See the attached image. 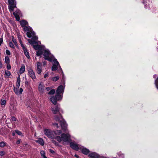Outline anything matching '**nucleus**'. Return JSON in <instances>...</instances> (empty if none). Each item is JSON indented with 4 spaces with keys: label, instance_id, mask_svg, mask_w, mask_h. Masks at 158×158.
<instances>
[{
    "label": "nucleus",
    "instance_id": "14",
    "mask_svg": "<svg viewBox=\"0 0 158 158\" xmlns=\"http://www.w3.org/2000/svg\"><path fill=\"white\" fill-rule=\"evenodd\" d=\"M13 14L17 21H19L20 20L19 15H20L21 12L19 10H18L14 12Z\"/></svg>",
    "mask_w": 158,
    "mask_h": 158
},
{
    "label": "nucleus",
    "instance_id": "18",
    "mask_svg": "<svg viewBox=\"0 0 158 158\" xmlns=\"http://www.w3.org/2000/svg\"><path fill=\"white\" fill-rule=\"evenodd\" d=\"M50 100L53 104L56 105V104L57 100L55 96H51V97L50 98Z\"/></svg>",
    "mask_w": 158,
    "mask_h": 158
},
{
    "label": "nucleus",
    "instance_id": "21",
    "mask_svg": "<svg viewBox=\"0 0 158 158\" xmlns=\"http://www.w3.org/2000/svg\"><path fill=\"white\" fill-rule=\"evenodd\" d=\"M20 85V78L19 76L17 78L16 81V86L19 88Z\"/></svg>",
    "mask_w": 158,
    "mask_h": 158
},
{
    "label": "nucleus",
    "instance_id": "50",
    "mask_svg": "<svg viewBox=\"0 0 158 158\" xmlns=\"http://www.w3.org/2000/svg\"><path fill=\"white\" fill-rule=\"evenodd\" d=\"M47 64V63L46 61H44L43 62V64L44 65H45Z\"/></svg>",
    "mask_w": 158,
    "mask_h": 158
},
{
    "label": "nucleus",
    "instance_id": "19",
    "mask_svg": "<svg viewBox=\"0 0 158 158\" xmlns=\"http://www.w3.org/2000/svg\"><path fill=\"white\" fill-rule=\"evenodd\" d=\"M25 71V66L24 64H22L20 69L19 73L20 74L23 73Z\"/></svg>",
    "mask_w": 158,
    "mask_h": 158
},
{
    "label": "nucleus",
    "instance_id": "29",
    "mask_svg": "<svg viewBox=\"0 0 158 158\" xmlns=\"http://www.w3.org/2000/svg\"><path fill=\"white\" fill-rule=\"evenodd\" d=\"M5 75L7 77H8L11 75L10 73L8 70H6L5 72Z\"/></svg>",
    "mask_w": 158,
    "mask_h": 158
},
{
    "label": "nucleus",
    "instance_id": "12",
    "mask_svg": "<svg viewBox=\"0 0 158 158\" xmlns=\"http://www.w3.org/2000/svg\"><path fill=\"white\" fill-rule=\"evenodd\" d=\"M79 151H81L83 154L85 155L88 154L90 152L89 149L82 146H81V148H80Z\"/></svg>",
    "mask_w": 158,
    "mask_h": 158
},
{
    "label": "nucleus",
    "instance_id": "43",
    "mask_svg": "<svg viewBox=\"0 0 158 158\" xmlns=\"http://www.w3.org/2000/svg\"><path fill=\"white\" fill-rule=\"evenodd\" d=\"M48 73L47 72L46 73H45L44 76V78H46L48 76Z\"/></svg>",
    "mask_w": 158,
    "mask_h": 158
},
{
    "label": "nucleus",
    "instance_id": "24",
    "mask_svg": "<svg viewBox=\"0 0 158 158\" xmlns=\"http://www.w3.org/2000/svg\"><path fill=\"white\" fill-rule=\"evenodd\" d=\"M57 100L59 101L62 99V96L58 94L55 95Z\"/></svg>",
    "mask_w": 158,
    "mask_h": 158
},
{
    "label": "nucleus",
    "instance_id": "1",
    "mask_svg": "<svg viewBox=\"0 0 158 158\" xmlns=\"http://www.w3.org/2000/svg\"><path fill=\"white\" fill-rule=\"evenodd\" d=\"M38 39V37L35 36L31 40L28 39L27 40L28 42L33 46L35 50H38L36 52L37 56L43 55L45 60L52 62L54 58V56L50 53L49 50L46 49L44 46L40 45L41 44L40 41L37 42L35 41Z\"/></svg>",
    "mask_w": 158,
    "mask_h": 158
},
{
    "label": "nucleus",
    "instance_id": "23",
    "mask_svg": "<svg viewBox=\"0 0 158 158\" xmlns=\"http://www.w3.org/2000/svg\"><path fill=\"white\" fill-rule=\"evenodd\" d=\"M6 103V101L4 99H1V104L3 107H5Z\"/></svg>",
    "mask_w": 158,
    "mask_h": 158
},
{
    "label": "nucleus",
    "instance_id": "13",
    "mask_svg": "<svg viewBox=\"0 0 158 158\" xmlns=\"http://www.w3.org/2000/svg\"><path fill=\"white\" fill-rule=\"evenodd\" d=\"M64 87L62 85H61L58 87L56 90L57 94L63 93L64 91Z\"/></svg>",
    "mask_w": 158,
    "mask_h": 158
},
{
    "label": "nucleus",
    "instance_id": "47",
    "mask_svg": "<svg viewBox=\"0 0 158 158\" xmlns=\"http://www.w3.org/2000/svg\"><path fill=\"white\" fill-rule=\"evenodd\" d=\"M53 125L54 126H56L57 127H58V124L57 123H53Z\"/></svg>",
    "mask_w": 158,
    "mask_h": 158
},
{
    "label": "nucleus",
    "instance_id": "6",
    "mask_svg": "<svg viewBox=\"0 0 158 158\" xmlns=\"http://www.w3.org/2000/svg\"><path fill=\"white\" fill-rule=\"evenodd\" d=\"M8 9L10 12H12L15 8L16 7V1L15 0H8Z\"/></svg>",
    "mask_w": 158,
    "mask_h": 158
},
{
    "label": "nucleus",
    "instance_id": "30",
    "mask_svg": "<svg viewBox=\"0 0 158 158\" xmlns=\"http://www.w3.org/2000/svg\"><path fill=\"white\" fill-rule=\"evenodd\" d=\"M59 78V76H57L56 77H54L52 78V80L54 81H57Z\"/></svg>",
    "mask_w": 158,
    "mask_h": 158
},
{
    "label": "nucleus",
    "instance_id": "28",
    "mask_svg": "<svg viewBox=\"0 0 158 158\" xmlns=\"http://www.w3.org/2000/svg\"><path fill=\"white\" fill-rule=\"evenodd\" d=\"M55 90L53 89H51L50 91L48 93V94L49 95H53L55 93Z\"/></svg>",
    "mask_w": 158,
    "mask_h": 158
},
{
    "label": "nucleus",
    "instance_id": "9",
    "mask_svg": "<svg viewBox=\"0 0 158 158\" xmlns=\"http://www.w3.org/2000/svg\"><path fill=\"white\" fill-rule=\"evenodd\" d=\"M88 157L90 158H103V157L94 152H90L88 155Z\"/></svg>",
    "mask_w": 158,
    "mask_h": 158
},
{
    "label": "nucleus",
    "instance_id": "48",
    "mask_svg": "<svg viewBox=\"0 0 158 158\" xmlns=\"http://www.w3.org/2000/svg\"><path fill=\"white\" fill-rule=\"evenodd\" d=\"M2 67V62L0 61V69Z\"/></svg>",
    "mask_w": 158,
    "mask_h": 158
},
{
    "label": "nucleus",
    "instance_id": "5",
    "mask_svg": "<svg viewBox=\"0 0 158 158\" xmlns=\"http://www.w3.org/2000/svg\"><path fill=\"white\" fill-rule=\"evenodd\" d=\"M52 61H53V64L52 68V71H56L59 68L62 71V79H64V75L62 71V69L59 64V63L57 61V59L54 58Z\"/></svg>",
    "mask_w": 158,
    "mask_h": 158
},
{
    "label": "nucleus",
    "instance_id": "49",
    "mask_svg": "<svg viewBox=\"0 0 158 158\" xmlns=\"http://www.w3.org/2000/svg\"><path fill=\"white\" fill-rule=\"evenodd\" d=\"M157 76V75H153V77L154 78H155Z\"/></svg>",
    "mask_w": 158,
    "mask_h": 158
},
{
    "label": "nucleus",
    "instance_id": "10",
    "mask_svg": "<svg viewBox=\"0 0 158 158\" xmlns=\"http://www.w3.org/2000/svg\"><path fill=\"white\" fill-rule=\"evenodd\" d=\"M42 64L40 62L38 61L36 62V69L37 73L38 74H40L42 72Z\"/></svg>",
    "mask_w": 158,
    "mask_h": 158
},
{
    "label": "nucleus",
    "instance_id": "45",
    "mask_svg": "<svg viewBox=\"0 0 158 158\" xmlns=\"http://www.w3.org/2000/svg\"><path fill=\"white\" fill-rule=\"evenodd\" d=\"M20 142H21L20 140V139H19L16 141V143L17 144H19L20 143Z\"/></svg>",
    "mask_w": 158,
    "mask_h": 158
},
{
    "label": "nucleus",
    "instance_id": "11",
    "mask_svg": "<svg viewBox=\"0 0 158 158\" xmlns=\"http://www.w3.org/2000/svg\"><path fill=\"white\" fill-rule=\"evenodd\" d=\"M45 86L43 82H41L40 83L38 87L39 91L40 93L43 94L45 89Z\"/></svg>",
    "mask_w": 158,
    "mask_h": 158
},
{
    "label": "nucleus",
    "instance_id": "35",
    "mask_svg": "<svg viewBox=\"0 0 158 158\" xmlns=\"http://www.w3.org/2000/svg\"><path fill=\"white\" fill-rule=\"evenodd\" d=\"M9 45L10 47L13 48H15V46L13 43L12 42H10L9 43Z\"/></svg>",
    "mask_w": 158,
    "mask_h": 158
},
{
    "label": "nucleus",
    "instance_id": "26",
    "mask_svg": "<svg viewBox=\"0 0 158 158\" xmlns=\"http://www.w3.org/2000/svg\"><path fill=\"white\" fill-rule=\"evenodd\" d=\"M40 153L43 158H47L45 155V153L44 151L41 150Z\"/></svg>",
    "mask_w": 158,
    "mask_h": 158
},
{
    "label": "nucleus",
    "instance_id": "20",
    "mask_svg": "<svg viewBox=\"0 0 158 158\" xmlns=\"http://www.w3.org/2000/svg\"><path fill=\"white\" fill-rule=\"evenodd\" d=\"M36 142L41 145L43 146L44 144V143L43 139L42 138H39L36 141Z\"/></svg>",
    "mask_w": 158,
    "mask_h": 158
},
{
    "label": "nucleus",
    "instance_id": "31",
    "mask_svg": "<svg viewBox=\"0 0 158 158\" xmlns=\"http://www.w3.org/2000/svg\"><path fill=\"white\" fill-rule=\"evenodd\" d=\"M155 84L156 85V87L158 89V76L157 78L155 80Z\"/></svg>",
    "mask_w": 158,
    "mask_h": 158
},
{
    "label": "nucleus",
    "instance_id": "41",
    "mask_svg": "<svg viewBox=\"0 0 158 158\" xmlns=\"http://www.w3.org/2000/svg\"><path fill=\"white\" fill-rule=\"evenodd\" d=\"M52 88L51 87H47L45 89L47 91H48L50 90Z\"/></svg>",
    "mask_w": 158,
    "mask_h": 158
},
{
    "label": "nucleus",
    "instance_id": "44",
    "mask_svg": "<svg viewBox=\"0 0 158 158\" xmlns=\"http://www.w3.org/2000/svg\"><path fill=\"white\" fill-rule=\"evenodd\" d=\"M11 119L12 121H15L17 120V118L14 117H13L11 118Z\"/></svg>",
    "mask_w": 158,
    "mask_h": 158
},
{
    "label": "nucleus",
    "instance_id": "34",
    "mask_svg": "<svg viewBox=\"0 0 158 158\" xmlns=\"http://www.w3.org/2000/svg\"><path fill=\"white\" fill-rule=\"evenodd\" d=\"M15 132L18 135H22V133L20 131L18 130H15Z\"/></svg>",
    "mask_w": 158,
    "mask_h": 158
},
{
    "label": "nucleus",
    "instance_id": "38",
    "mask_svg": "<svg viewBox=\"0 0 158 158\" xmlns=\"http://www.w3.org/2000/svg\"><path fill=\"white\" fill-rule=\"evenodd\" d=\"M6 54H7V55H8V56L10 55L11 54V53H10V51L8 49H6Z\"/></svg>",
    "mask_w": 158,
    "mask_h": 158
},
{
    "label": "nucleus",
    "instance_id": "51",
    "mask_svg": "<svg viewBox=\"0 0 158 158\" xmlns=\"http://www.w3.org/2000/svg\"><path fill=\"white\" fill-rule=\"evenodd\" d=\"M74 156L77 158H78V156L76 154H75Z\"/></svg>",
    "mask_w": 158,
    "mask_h": 158
},
{
    "label": "nucleus",
    "instance_id": "33",
    "mask_svg": "<svg viewBox=\"0 0 158 158\" xmlns=\"http://www.w3.org/2000/svg\"><path fill=\"white\" fill-rule=\"evenodd\" d=\"M18 40L22 48H23V47H25V46L23 45V44L22 43V42L21 40V39L19 38V39H18Z\"/></svg>",
    "mask_w": 158,
    "mask_h": 158
},
{
    "label": "nucleus",
    "instance_id": "27",
    "mask_svg": "<svg viewBox=\"0 0 158 158\" xmlns=\"http://www.w3.org/2000/svg\"><path fill=\"white\" fill-rule=\"evenodd\" d=\"M16 107L14 105H11V106L10 107V109L12 111H15L16 110Z\"/></svg>",
    "mask_w": 158,
    "mask_h": 158
},
{
    "label": "nucleus",
    "instance_id": "3",
    "mask_svg": "<svg viewBox=\"0 0 158 158\" xmlns=\"http://www.w3.org/2000/svg\"><path fill=\"white\" fill-rule=\"evenodd\" d=\"M20 24L22 27H24L23 31L25 32H27V35L28 38H31L32 37H34L35 33L32 30V28L30 27L25 26L27 25V22L25 20H22L20 21Z\"/></svg>",
    "mask_w": 158,
    "mask_h": 158
},
{
    "label": "nucleus",
    "instance_id": "36",
    "mask_svg": "<svg viewBox=\"0 0 158 158\" xmlns=\"http://www.w3.org/2000/svg\"><path fill=\"white\" fill-rule=\"evenodd\" d=\"M118 156L119 157H124V154L122 153L121 152H119L118 153Z\"/></svg>",
    "mask_w": 158,
    "mask_h": 158
},
{
    "label": "nucleus",
    "instance_id": "39",
    "mask_svg": "<svg viewBox=\"0 0 158 158\" xmlns=\"http://www.w3.org/2000/svg\"><path fill=\"white\" fill-rule=\"evenodd\" d=\"M3 42V40L2 37L0 38V46L1 45Z\"/></svg>",
    "mask_w": 158,
    "mask_h": 158
},
{
    "label": "nucleus",
    "instance_id": "52",
    "mask_svg": "<svg viewBox=\"0 0 158 158\" xmlns=\"http://www.w3.org/2000/svg\"><path fill=\"white\" fill-rule=\"evenodd\" d=\"M12 135L14 136L15 135V133L13 132L12 133Z\"/></svg>",
    "mask_w": 158,
    "mask_h": 158
},
{
    "label": "nucleus",
    "instance_id": "32",
    "mask_svg": "<svg viewBox=\"0 0 158 158\" xmlns=\"http://www.w3.org/2000/svg\"><path fill=\"white\" fill-rule=\"evenodd\" d=\"M6 145V142L4 141H2L0 142V147H2Z\"/></svg>",
    "mask_w": 158,
    "mask_h": 158
},
{
    "label": "nucleus",
    "instance_id": "37",
    "mask_svg": "<svg viewBox=\"0 0 158 158\" xmlns=\"http://www.w3.org/2000/svg\"><path fill=\"white\" fill-rule=\"evenodd\" d=\"M7 65H6V68L8 70H10L11 68V67L10 64V63L9 64H6Z\"/></svg>",
    "mask_w": 158,
    "mask_h": 158
},
{
    "label": "nucleus",
    "instance_id": "8",
    "mask_svg": "<svg viewBox=\"0 0 158 158\" xmlns=\"http://www.w3.org/2000/svg\"><path fill=\"white\" fill-rule=\"evenodd\" d=\"M27 71L29 76L33 80L35 79L36 76L33 70L30 67L28 68Z\"/></svg>",
    "mask_w": 158,
    "mask_h": 158
},
{
    "label": "nucleus",
    "instance_id": "40",
    "mask_svg": "<svg viewBox=\"0 0 158 158\" xmlns=\"http://www.w3.org/2000/svg\"><path fill=\"white\" fill-rule=\"evenodd\" d=\"M49 152L53 154H54L55 153V152L52 149H50L49 150Z\"/></svg>",
    "mask_w": 158,
    "mask_h": 158
},
{
    "label": "nucleus",
    "instance_id": "15",
    "mask_svg": "<svg viewBox=\"0 0 158 158\" xmlns=\"http://www.w3.org/2000/svg\"><path fill=\"white\" fill-rule=\"evenodd\" d=\"M19 88H15L14 87V91L16 94L17 95H20L22 94L23 91V89L22 88H20L19 90Z\"/></svg>",
    "mask_w": 158,
    "mask_h": 158
},
{
    "label": "nucleus",
    "instance_id": "46",
    "mask_svg": "<svg viewBox=\"0 0 158 158\" xmlns=\"http://www.w3.org/2000/svg\"><path fill=\"white\" fill-rule=\"evenodd\" d=\"M17 35L18 39H19V38L21 39V36L19 34H18Z\"/></svg>",
    "mask_w": 158,
    "mask_h": 158
},
{
    "label": "nucleus",
    "instance_id": "17",
    "mask_svg": "<svg viewBox=\"0 0 158 158\" xmlns=\"http://www.w3.org/2000/svg\"><path fill=\"white\" fill-rule=\"evenodd\" d=\"M60 105H57L55 108H52V111L54 114H56L60 110Z\"/></svg>",
    "mask_w": 158,
    "mask_h": 158
},
{
    "label": "nucleus",
    "instance_id": "2",
    "mask_svg": "<svg viewBox=\"0 0 158 158\" xmlns=\"http://www.w3.org/2000/svg\"><path fill=\"white\" fill-rule=\"evenodd\" d=\"M55 119L56 121L59 122L61 126L62 129L67 134L63 133L61 135V136L60 135H57L56 139L59 143L62 141L63 143L65 144H68L71 141V136L70 134L67 133L69 131L67 129V124L65 121L63 119L62 117L60 115L59 117L56 116Z\"/></svg>",
    "mask_w": 158,
    "mask_h": 158
},
{
    "label": "nucleus",
    "instance_id": "22",
    "mask_svg": "<svg viewBox=\"0 0 158 158\" xmlns=\"http://www.w3.org/2000/svg\"><path fill=\"white\" fill-rule=\"evenodd\" d=\"M12 40L13 42L14 43L15 45L18 48V44L17 42H16V40L15 39L14 36H12Z\"/></svg>",
    "mask_w": 158,
    "mask_h": 158
},
{
    "label": "nucleus",
    "instance_id": "25",
    "mask_svg": "<svg viewBox=\"0 0 158 158\" xmlns=\"http://www.w3.org/2000/svg\"><path fill=\"white\" fill-rule=\"evenodd\" d=\"M5 63L6 64H9L10 63V60L9 57L7 56H6L5 58Z\"/></svg>",
    "mask_w": 158,
    "mask_h": 158
},
{
    "label": "nucleus",
    "instance_id": "16",
    "mask_svg": "<svg viewBox=\"0 0 158 158\" xmlns=\"http://www.w3.org/2000/svg\"><path fill=\"white\" fill-rule=\"evenodd\" d=\"M22 48L24 51V55L26 56L27 58L29 59L30 58V56H29V52L27 48L25 47L23 48Z\"/></svg>",
    "mask_w": 158,
    "mask_h": 158
},
{
    "label": "nucleus",
    "instance_id": "7",
    "mask_svg": "<svg viewBox=\"0 0 158 158\" xmlns=\"http://www.w3.org/2000/svg\"><path fill=\"white\" fill-rule=\"evenodd\" d=\"M70 147L76 151H79L81 145L75 143L74 142H70L69 143Z\"/></svg>",
    "mask_w": 158,
    "mask_h": 158
},
{
    "label": "nucleus",
    "instance_id": "4",
    "mask_svg": "<svg viewBox=\"0 0 158 158\" xmlns=\"http://www.w3.org/2000/svg\"><path fill=\"white\" fill-rule=\"evenodd\" d=\"M44 134L48 138L56 139L57 135H60L62 133L61 130H56L52 131L48 129H45L44 130Z\"/></svg>",
    "mask_w": 158,
    "mask_h": 158
},
{
    "label": "nucleus",
    "instance_id": "42",
    "mask_svg": "<svg viewBox=\"0 0 158 158\" xmlns=\"http://www.w3.org/2000/svg\"><path fill=\"white\" fill-rule=\"evenodd\" d=\"M5 154V152L3 151L0 152V156H2Z\"/></svg>",
    "mask_w": 158,
    "mask_h": 158
}]
</instances>
